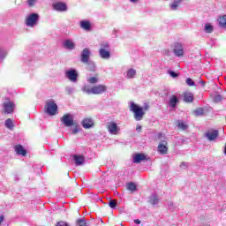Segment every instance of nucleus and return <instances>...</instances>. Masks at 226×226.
<instances>
[{"label":"nucleus","instance_id":"f257e3e1","mask_svg":"<svg viewBox=\"0 0 226 226\" xmlns=\"http://www.w3.org/2000/svg\"><path fill=\"white\" fill-rule=\"evenodd\" d=\"M130 110L133 112L134 119L136 121H142V118L146 115V112H144V110H149V104L145 103L144 107L142 108L138 104H135V102H131Z\"/></svg>","mask_w":226,"mask_h":226},{"label":"nucleus","instance_id":"f03ea898","mask_svg":"<svg viewBox=\"0 0 226 226\" xmlns=\"http://www.w3.org/2000/svg\"><path fill=\"white\" fill-rule=\"evenodd\" d=\"M107 92V86L105 85H95V86H85L83 87V93L87 94H103V93Z\"/></svg>","mask_w":226,"mask_h":226},{"label":"nucleus","instance_id":"7ed1b4c3","mask_svg":"<svg viewBox=\"0 0 226 226\" xmlns=\"http://www.w3.org/2000/svg\"><path fill=\"white\" fill-rule=\"evenodd\" d=\"M99 49V56L102 59H109L110 58V51L109 50V42L102 41L100 44Z\"/></svg>","mask_w":226,"mask_h":226},{"label":"nucleus","instance_id":"20e7f679","mask_svg":"<svg viewBox=\"0 0 226 226\" xmlns=\"http://www.w3.org/2000/svg\"><path fill=\"white\" fill-rule=\"evenodd\" d=\"M38 20H40V15L38 13H31L25 19V24L27 27H34L38 24Z\"/></svg>","mask_w":226,"mask_h":226},{"label":"nucleus","instance_id":"39448f33","mask_svg":"<svg viewBox=\"0 0 226 226\" xmlns=\"http://www.w3.org/2000/svg\"><path fill=\"white\" fill-rule=\"evenodd\" d=\"M60 120L61 123H63V124H64V126L67 127L73 126V124H77V122L73 121V116H72V114L70 113L64 114Z\"/></svg>","mask_w":226,"mask_h":226},{"label":"nucleus","instance_id":"423d86ee","mask_svg":"<svg viewBox=\"0 0 226 226\" xmlns=\"http://www.w3.org/2000/svg\"><path fill=\"white\" fill-rule=\"evenodd\" d=\"M45 109L49 116H56L57 114V104L54 102H47Z\"/></svg>","mask_w":226,"mask_h":226},{"label":"nucleus","instance_id":"0eeeda50","mask_svg":"<svg viewBox=\"0 0 226 226\" xmlns=\"http://www.w3.org/2000/svg\"><path fill=\"white\" fill-rule=\"evenodd\" d=\"M4 114H13L15 110V103L11 101H8L3 103Z\"/></svg>","mask_w":226,"mask_h":226},{"label":"nucleus","instance_id":"6e6552de","mask_svg":"<svg viewBox=\"0 0 226 226\" xmlns=\"http://www.w3.org/2000/svg\"><path fill=\"white\" fill-rule=\"evenodd\" d=\"M173 52L177 57H183L185 56V49H183V44L180 42H176L174 44Z\"/></svg>","mask_w":226,"mask_h":226},{"label":"nucleus","instance_id":"1a4fd4ad","mask_svg":"<svg viewBox=\"0 0 226 226\" xmlns=\"http://www.w3.org/2000/svg\"><path fill=\"white\" fill-rule=\"evenodd\" d=\"M91 57V50H89V48H85L80 55L81 63L86 64L89 63V59Z\"/></svg>","mask_w":226,"mask_h":226},{"label":"nucleus","instance_id":"9d476101","mask_svg":"<svg viewBox=\"0 0 226 226\" xmlns=\"http://www.w3.org/2000/svg\"><path fill=\"white\" fill-rule=\"evenodd\" d=\"M157 149L161 154H167L169 153V143L166 140H162L159 143Z\"/></svg>","mask_w":226,"mask_h":226},{"label":"nucleus","instance_id":"9b49d317","mask_svg":"<svg viewBox=\"0 0 226 226\" xmlns=\"http://www.w3.org/2000/svg\"><path fill=\"white\" fill-rule=\"evenodd\" d=\"M108 132L111 133V135H117L119 132V127L117 126V124L115 122L109 123L107 124Z\"/></svg>","mask_w":226,"mask_h":226},{"label":"nucleus","instance_id":"f8f14e48","mask_svg":"<svg viewBox=\"0 0 226 226\" xmlns=\"http://www.w3.org/2000/svg\"><path fill=\"white\" fill-rule=\"evenodd\" d=\"M65 75L69 80L72 82H77V78L79 77V73L74 69L69 70L65 72Z\"/></svg>","mask_w":226,"mask_h":226},{"label":"nucleus","instance_id":"ddd939ff","mask_svg":"<svg viewBox=\"0 0 226 226\" xmlns=\"http://www.w3.org/2000/svg\"><path fill=\"white\" fill-rule=\"evenodd\" d=\"M218 130L208 131L205 133V137L210 141L216 140L218 139Z\"/></svg>","mask_w":226,"mask_h":226},{"label":"nucleus","instance_id":"4468645a","mask_svg":"<svg viewBox=\"0 0 226 226\" xmlns=\"http://www.w3.org/2000/svg\"><path fill=\"white\" fill-rule=\"evenodd\" d=\"M83 128H85L86 130L89 129V128H93L94 126V122H93V118L91 117H86L82 120L81 123Z\"/></svg>","mask_w":226,"mask_h":226},{"label":"nucleus","instance_id":"2eb2a0df","mask_svg":"<svg viewBox=\"0 0 226 226\" xmlns=\"http://www.w3.org/2000/svg\"><path fill=\"white\" fill-rule=\"evenodd\" d=\"M53 8L56 11H66L68 10L66 4L62 3V2H57V3L53 4Z\"/></svg>","mask_w":226,"mask_h":226},{"label":"nucleus","instance_id":"dca6fc26","mask_svg":"<svg viewBox=\"0 0 226 226\" xmlns=\"http://www.w3.org/2000/svg\"><path fill=\"white\" fill-rule=\"evenodd\" d=\"M14 151L17 153V154H19L20 156H26L27 154V151L24 149V147L22 145H16L14 147Z\"/></svg>","mask_w":226,"mask_h":226},{"label":"nucleus","instance_id":"f3484780","mask_svg":"<svg viewBox=\"0 0 226 226\" xmlns=\"http://www.w3.org/2000/svg\"><path fill=\"white\" fill-rule=\"evenodd\" d=\"M145 160H147L145 154H137L133 157V163H140V162H144Z\"/></svg>","mask_w":226,"mask_h":226},{"label":"nucleus","instance_id":"a211bd4d","mask_svg":"<svg viewBox=\"0 0 226 226\" xmlns=\"http://www.w3.org/2000/svg\"><path fill=\"white\" fill-rule=\"evenodd\" d=\"M80 27L84 31H91V22L89 20H82L80 21Z\"/></svg>","mask_w":226,"mask_h":226},{"label":"nucleus","instance_id":"6ab92c4d","mask_svg":"<svg viewBox=\"0 0 226 226\" xmlns=\"http://www.w3.org/2000/svg\"><path fill=\"white\" fill-rule=\"evenodd\" d=\"M63 45L68 50H73L75 49V43L72 40H66Z\"/></svg>","mask_w":226,"mask_h":226},{"label":"nucleus","instance_id":"aec40b11","mask_svg":"<svg viewBox=\"0 0 226 226\" xmlns=\"http://www.w3.org/2000/svg\"><path fill=\"white\" fill-rule=\"evenodd\" d=\"M74 158V162L76 163V165H83L84 162H86V158L84 157V155H73Z\"/></svg>","mask_w":226,"mask_h":226},{"label":"nucleus","instance_id":"412c9836","mask_svg":"<svg viewBox=\"0 0 226 226\" xmlns=\"http://www.w3.org/2000/svg\"><path fill=\"white\" fill-rule=\"evenodd\" d=\"M126 188L131 193L137 192V185L133 182L127 183Z\"/></svg>","mask_w":226,"mask_h":226},{"label":"nucleus","instance_id":"4be33fe9","mask_svg":"<svg viewBox=\"0 0 226 226\" xmlns=\"http://www.w3.org/2000/svg\"><path fill=\"white\" fill-rule=\"evenodd\" d=\"M177 126L178 130H181L182 132H185V130H188V124L181 120H178L177 122Z\"/></svg>","mask_w":226,"mask_h":226},{"label":"nucleus","instance_id":"5701e85b","mask_svg":"<svg viewBox=\"0 0 226 226\" xmlns=\"http://www.w3.org/2000/svg\"><path fill=\"white\" fill-rule=\"evenodd\" d=\"M87 64V70L88 72H95L96 71V64H94L93 61H88V63H85Z\"/></svg>","mask_w":226,"mask_h":226},{"label":"nucleus","instance_id":"b1692460","mask_svg":"<svg viewBox=\"0 0 226 226\" xmlns=\"http://www.w3.org/2000/svg\"><path fill=\"white\" fill-rule=\"evenodd\" d=\"M184 102H186L187 103H192V102H193V94L185 93L184 94Z\"/></svg>","mask_w":226,"mask_h":226},{"label":"nucleus","instance_id":"393cba45","mask_svg":"<svg viewBox=\"0 0 226 226\" xmlns=\"http://www.w3.org/2000/svg\"><path fill=\"white\" fill-rule=\"evenodd\" d=\"M177 102H179V100L177 99V96L176 95H172L170 99V106L172 109L176 108V105H177Z\"/></svg>","mask_w":226,"mask_h":226},{"label":"nucleus","instance_id":"a878e982","mask_svg":"<svg viewBox=\"0 0 226 226\" xmlns=\"http://www.w3.org/2000/svg\"><path fill=\"white\" fill-rule=\"evenodd\" d=\"M135 75H137V71H135V69H129L126 73V78L134 79Z\"/></svg>","mask_w":226,"mask_h":226},{"label":"nucleus","instance_id":"bb28decb","mask_svg":"<svg viewBox=\"0 0 226 226\" xmlns=\"http://www.w3.org/2000/svg\"><path fill=\"white\" fill-rule=\"evenodd\" d=\"M149 204H152V206H156L158 202H160V199H158V196H151L148 200Z\"/></svg>","mask_w":226,"mask_h":226},{"label":"nucleus","instance_id":"cd10ccee","mask_svg":"<svg viewBox=\"0 0 226 226\" xmlns=\"http://www.w3.org/2000/svg\"><path fill=\"white\" fill-rule=\"evenodd\" d=\"M220 27L226 28V15L219 18Z\"/></svg>","mask_w":226,"mask_h":226},{"label":"nucleus","instance_id":"c85d7f7f","mask_svg":"<svg viewBox=\"0 0 226 226\" xmlns=\"http://www.w3.org/2000/svg\"><path fill=\"white\" fill-rule=\"evenodd\" d=\"M5 126L6 128H8L9 130H13V121L11 120V118H8L5 121Z\"/></svg>","mask_w":226,"mask_h":226},{"label":"nucleus","instance_id":"c756f323","mask_svg":"<svg viewBox=\"0 0 226 226\" xmlns=\"http://www.w3.org/2000/svg\"><path fill=\"white\" fill-rule=\"evenodd\" d=\"M109 206L111 207V209H116V207H117V200H110Z\"/></svg>","mask_w":226,"mask_h":226},{"label":"nucleus","instance_id":"7c9ffc66","mask_svg":"<svg viewBox=\"0 0 226 226\" xmlns=\"http://www.w3.org/2000/svg\"><path fill=\"white\" fill-rule=\"evenodd\" d=\"M76 225L77 226H87V223H86V219L83 218V219H78L76 221Z\"/></svg>","mask_w":226,"mask_h":226},{"label":"nucleus","instance_id":"2f4dec72","mask_svg":"<svg viewBox=\"0 0 226 226\" xmlns=\"http://www.w3.org/2000/svg\"><path fill=\"white\" fill-rule=\"evenodd\" d=\"M182 0H174L173 4L170 5L171 10H177V6H179V3Z\"/></svg>","mask_w":226,"mask_h":226},{"label":"nucleus","instance_id":"473e14b6","mask_svg":"<svg viewBox=\"0 0 226 226\" xmlns=\"http://www.w3.org/2000/svg\"><path fill=\"white\" fill-rule=\"evenodd\" d=\"M196 116H203L204 115V109L198 108L194 110Z\"/></svg>","mask_w":226,"mask_h":226},{"label":"nucleus","instance_id":"72a5a7b5","mask_svg":"<svg viewBox=\"0 0 226 226\" xmlns=\"http://www.w3.org/2000/svg\"><path fill=\"white\" fill-rule=\"evenodd\" d=\"M222 100H223V96H222L221 94H216L214 97V102L215 103H218V102H222Z\"/></svg>","mask_w":226,"mask_h":226},{"label":"nucleus","instance_id":"f704fd0d","mask_svg":"<svg viewBox=\"0 0 226 226\" xmlns=\"http://www.w3.org/2000/svg\"><path fill=\"white\" fill-rule=\"evenodd\" d=\"M205 31L207 33H213V26L209 24L205 25Z\"/></svg>","mask_w":226,"mask_h":226},{"label":"nucleus","instance_id":"c9c22d12","mask_svg":"<svg viewBox=\"0 0 226 226\" xmlns=\"http://www.w3.org/2000/svg\"><path fill=\"white\" fill-rule=\"evenodd\" d=\"M89 82V84H97L98 82V78L96 77H91L88 79L87 80Z\"/></svg>","mask_w":226,"mask_h":226},{"label":"nucleus","instance_id":"e433bc0d","mask_svg":"<svg viewBox=\"0 0 226 226\" xmlns=\"http://www.w3.org/2000/svg\"><path fill=\"white\" fill-rule=\"evenodd\" d=\"M185 82L190 87L195 86V81L193 79H192V78H187Z\"/></svg>","mask_w":226,"mask_h":226},{"label":"nucleus","instance_id":"4c0bfd02","mask_svg":"<svg viewBox=\"0 0 226 226\" xmlns=\"http://www.w3.org/2000/svg\"><path fill=\"white\" fill-rule=\"evenodd\" d=\"M8 56V53L4 49H0V59H4Z\"/></svg>","mask_w":226,"mask_h":226},{"label":"nucleus","instance_id":"58836bf2","mask_svg":"<svg viewBox=\"0 0 226 226\" xmlns=\"http://www.w3.org/2000/svg\"><path fill=\"white\" fill-rule=\"evenodd\" d=\"M169 73H170V77H173V79L179 77V74L175 72L169 71Z\"/></svg>","mask_w":226,"mask_h":226},{"label":"nucleus","instance_id":"ea45409f","mask_svg":"<svg viewBox=\"0 0 226 226\" xmlns=\"http://www.w3.org/2000/svg\"><path fill=\"white\" fill-rule=\"evenodd\" d=\"M74 128L72 129V133L77 134L79 133V124L76 123V124H73Z\"/></svg>","mask_w":226,"mask_h":226},{"label":"nucleus","instance_id":"a19ab883","mask_svg":"<svg viewBox=\"0 0 226 226\" xmlns=\"http://www.w3.org/2000/svg\"><path fill=\"white\" fill-rule=\"evenodd\" d=\"M27 4L30 8H33V6H34V4H36V0H28Z\"/></svg>","mask_w":226,"mask_h":226},{"label":"nucleus","instance_id":"79ce46f5","mask_svg":"<svg viewBox=\"0 0 226 226\" xmlns=\"http://www.w3.org/2000/svg\"><path fill=\"white\" fill-rule=\"evenodd\" d=\"M56 226H68V223L66 222L60 221Z\"/></svg>","mask_w":226,"mask_h":226},{"label":"nucleus","instance_id":"37998d69","mask_svg":"<svg viewBox=\"0 0 226 226\" xmlns=\"http://www.w3.org/2000/svg\"><path fill=\"white\" fill-rule=\"evenodd\" d=\"M136 130H137V132H142V126L138 124L136 126Z\"/></svg>","mask_w":226,"mask_h":226},{"label":"nucleus","instance_id":"c03bdc74","mask_svg":"<svg viewBox=\"0 0 226 226\" xmlns=\"http://www.w3.org/2000/svg\"><path fill=\"white\" fill-rule=\"evenodd\" d=\"M134 223H136L137 225H140V220L135 219Z\"/></svg>","mask_w":226,"mask_h":226},{"label":"nucleus","instance_id":"a18cd8bd","mask_svg":"<svg viewBox=\"0 0 226 226\" xmlns=\"http://www.w3.org/2000/svg\"><path fill=\"white\" fill-rule=\"evenodd\" d=\"M3 222H4V216L1 215L0 216V225H1V223H3Z\"/></svg>","mask_w":226,"mask_h":226},{"label":"nucleus","instance_id":"49530a36","mask_svg":"<svg viewBox=\"0 0 226 226\" xmlns=\"http://www.w3.org/2000/svg\"><path fill=\"white\" fill-rule=\"evenodd\" d=\"M180 167H182V168H183V167H186V162H182L181 165H180Z\"/></svg>","mask_w":226,"mask_h":226},{"label":"nucleus","instance_id":"de8ad7c7","mask_svg":"<svg viewBox=\"0 0 226 226\" xmlns=\"http://www.w3.org/2000/svg\"><path fill=\"white\" fill-rule=\"evenodd\" d=\"M131 1V3H137V1H139V0H130Z\"/></svg>","mask_w":226,"mask_h":226},{"label":"nucleus","instance_id":"09e8293b","mask_svg":"<svg viewBox=\"0 0 226 226\" xmlns=\"http://www.w3.org/2000/svg\"><path fill=\"white\" fill-rule=\"evenodd\" d=\"M159 137H162V133L159 134Z\"/></svg>","mask_w":226,"mask_h":226}]
</instances>
